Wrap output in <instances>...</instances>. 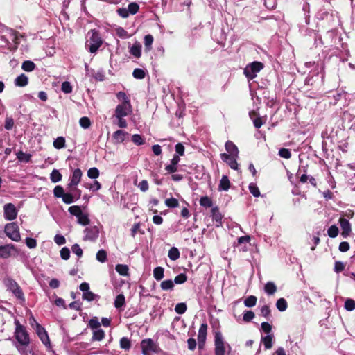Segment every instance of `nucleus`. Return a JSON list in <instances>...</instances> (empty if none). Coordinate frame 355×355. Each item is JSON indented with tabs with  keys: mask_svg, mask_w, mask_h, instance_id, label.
I'll return each mask as SVG.
<instances>
[{
	"mask_svg": "<svg viewBox=\"0 0 355 355\" xmlns=\"http://www.w3.org/2000/svg\"><path fill=\"white\" fill-rule=\"evenodd\" d=\"M99 174V171L96 167L91 168L87 171V176L91 179H96Z\"/></svg>",
	"mask_w": 355,
	"mask_h": 355,
	"instance_id": "bf43d9fd",
	"label": "nucleus"
},
{
	"mask_svg": "<svg viewBox=\"0 0 355 355\" xmlns=\"http://www.w3.org/2000/svg\"><path fill=\"white\" fill-rule=\"evenodd\" d=\"M96 259L101 262L104 263L107 260V252L104 250H100L98 251L96 255Z\"/></svg>",
	"mask_w": 355,
	"mask_h": 355,
	"instance_id": "603ef678",
	"label": "nucleus"
},
{
	"mask_svg": "<svg viewBox=\"0 0 355 355\" xmlns=\"http://www.w3.org/2000/svg\"><path fill=\"white\" fill-rule=\"evenodd\" d=\"M200 205L204 207H211L212 201L208 196H203L200 199Z\"/></svg>",
	"mask_w": 355,
	"mask_h": 355,
	"instance_id": "13d9d810",
	"label": "nucleus"
},
{
	"mask_svg": "<svg viewBox=\"0 0 355 355\" xmlns=\"http://www.w3.org/2000/svg\"><path fill=\"white\" fill-rule=\"evenodd\" d=\"M132 76L135 78L143 79L145 78L146 73L144 70H143L142 69L137 68L134 69L132 72Z\"/></svg>",
	"mask_w": 355,
	"mask_h": 355,
	"instance_id": "6e6d98bb",
	"label": "nucleus"
},
{
	"mask_svg": "<svg viewBox=\"0 0 355 355\" xmlns=\"http://www.w3.org/2000/svg\"><path fill=\"white\" fill-rule=\"evenodd\" d=\"M264 291L268 295H272L277 291V286L272 282H268L265 284Z\"/></svg>",
	"mask_w": 355,
	"mask_h": 355,
	"instance_id": "c756f323",
	"label": "nucleus"
},
{
	"mask_svg": "<svg viewBox=\"0 0 355 355\" xmlns=\"http://www.w3.org/2000/svg\"><path fill=\"white\" fill-rule=\"evenodd\" d=\"M67 189L69 191L67 193H69L71 196L73 202H76L81 197L82 191L77 187V186L70 187L69 184H67Z\"/></svg>",
	"mask_w": 355,
	"mask_h": 355,
	"instance_id": "412c9836",
	"label": "nucleus"
},
{
	"mask_svg": "<svg viewBox=\"0 0 355 355\" xmlns=\"http://www.w3.org/2000/svg\"><path fill=\"white\" fill-rule=\"evenodd\" d=\"M88 34L91 35L87 41V46L92 53H96L102 45V39L100 34L95 30H91Z\"/></svg>",
	"mask_w": 355,
	"mask_h": 355,
	"instance_id": "f03ea898",
	"label": "nucleus"
},
{
	"mask_svg": "<svg viewBox=\"0 0 355 355\" xmlns=\"http://www.w3.org/2000/svg\"><path fill=\"white\" fill-rule=\"evenodd\" d=\"M4 218L7 220H13L17 216V210L12 203H7L3 207Z\"/></svg>",
	"mask_w": 355,
	"mask_h": 355,
	"instance_id": "9d476101",
	"label": "nucleus"
},
{
	"mask_svg": "<svg viewBox=\"0 0 355 355\" xmlns=\"http://www.w3.org/2000/svg\"><path fill=\"white\" fill-rule=\"evenodd\" d=\"M88 327L93 331L101 329V323L99 322L97 318L94 317L89 320Z\"/></svg>",
	"mask_w": 355,
	"mask_h": 355,
	"instance_id": "c03bdc74",
	"label": "nucleus"
},
{
	"mask_svg": "<svg viewBox=\"0 0 355 355\" xmlns=\"http://www.w3.org/2000/svg\"><path fill=\"white\" fill-rule=\"evenodd\" d=\"M15 337L17 341V344L29 345L30 338L26 327L21 325L19 321H15Z\"/></svg>",
	"mask_w": 355,
	"mask_h": 355,
	"instance_id": "7ed1b4c3",
	"label": "nucleus"
},
{
	"mask_svg": "<svg viewBox=\"0 0 355 355\" xmlns=\"http://www.w3.org/2000/svg\"><path fill=\"white\" fill-rule=\"evenodd\" d=\"M225 345L230 349V346L225 342L222 334L220 331H216L214 334L215 355H225Z\"/></svg>",
	"mask_w": 355,
	"mask_h": 355,
	"instance_id": "20e7f679",
	"label": "nucleus"
},
{
	"mask_svg": "<svg viewBox=\"0 0 355 355\" xmlns=\"http://www.w3.org/2000/svg\"><path fill=\"white\" fill-rule=\"evenodd\" d=\"M339 223L342 230V235L343 237H347L349 235L351 232V224L349 220L344 218H340L339 219Z\"/></svg>",
	"mask_w": 355,
	"mask_h": 355,
	"instance_id": "a211bd4d",
	"label": "nucleus"
},
{
	"mask_svg": "<svg viewBox=\"0 0 355 355\" xmlns=\"http://www.w3.org/2000/svg\"><path fill=\"white\" fill-rule=\"evenodd\" d=\"M53 195L55 198H61L63 202L69 205L73 203V199L69 193L64 192V189L60 185H57L53 189Z\"/></svg>",
	"mask_w": 355,
	"mask_h": 355,
	"instance_id": "6e6552de",
	"label": "nucleus"
},
{
	"mask_svg": "<svg viewBox=\"0 0 355 355\" xmlns=\"http://www.w3.org/2000/svg\"><path fill=\"white\" fill-rule=\"evenodd\" d=\"M207 331V323L204 322V323L201 324L200 329L198 330V340H200V342H201V343L205 342Z\"/></svg>",
	"mask_w": 355,
	"mask_h": 355,
	"instance_id": "5701e85b",
	"label": "nucleus"
},
{
	"mask_svg": "<svg viewBox=\"0 0 355 355\" xmlns=\"http://www.w3.org/2000/svg\"><path fill=\"white\" fill-rule=\"evenodd\" d=\"M250 241V238L249 236H243L238 239V244L240 245H243L241 249L242 251L244 252L248 250V244L249 243Z\"/></svg>",
	"mask_w": 355,
	"mask_h": 355,
	"instance_id": "7c9ffc66",
	"label": "nucleus"
},
{
	"mask_svg": "<svg viewBox=\"0 0 355 355\" xmlns=\"http://www.w3.org/2000/svg\"><path fill=\"white\" fill-rule=\"evenodd\" d=\"M116 271L122 276H128L129 268L127 265L117 264L115 267Z\"/></svg>",
	"mask_w": 355,
	"mask_h": 355,
	"instance_id": "72a5a7b5",
	"label": "nucleus"
},
{
	"mask_svg": "<svg viewBox=\"0 0 355 355\" xmlns=\"http://www.w3.org/2000/svg\"><path fill=\"white\" fill-rule=\"evenodd\" d=\"M263 67V64L261 62H253L248 64L244 69V74L249 79H254L257 73H259Z\"/></svg>",
	"mask_w": 355,
	"mask_h": 355,
	"instance_id": "39448f33",
	"label": "nucleus"
},
{
	"mask_svg": "<svg viewBox=\"0 0 355 355\" xmlns=\"http://www.w3.org/2000/svg\"><path fill=\"white\" fill-rule=\"evenodd\" d=\"M132 141L135 144L140 146L145 143V139L141 135L135 134L132 136Z\"/></svg>",
	"mask_w": 355,
	"mask_h": 355,
	"instance_id": "09e8293b",
	"label": "nucleus"
},
{
	"mask_svg": "<svg viewBox=\"0 0 355 355\" xmlns=\"http://www.w3.org/2000/svg\"><path fill=\"white\" fill-rule=\"evenodd\" d=\"M120 347L125 350H129L131 347L130 340L127 337H123L120 340Z\"/></svg>",
	"mask_w": 355,
	"mask_h": 355,
	"instance_id": "de8ad7c7",
	"label": "nucleus"
},
{
	"mask_svg": "<svg viewBox=\"0 0 355 355\" xmlns=\"http://www.w3.org/2000/svg\"><path fill=\"white\" fill-rule=\"evenodd\" d=\"M67 189L69 191L67 193H69L71 196L73 202H76L81 197L82 191L77 187V186L70 187L69 184H67Z\"/></svg>",
	"mask_w": 355,
	"mask_h": 355,
	"instance_id": "aec40b11",
	"label": "nucleus"
},
{
	"mask_svg": "<svg viewBox=\"0 0 355 355\" xmlns=\"http://www.w3.org/2000/svg\"><path fill=\"white\" fill-rule=\"evenodd\" d=\"M86 75L94 78L96 80L103 81L105 78V73L103 69L95 71L92 69H89V67L85 64Z\"/></svg>",
	"mask_w": 355,
	"mask_h": 355,
	"instance_id": "f8f14e48",
	"label": "nucleus"
},
{
	"mask_svg": "<svg viewBox=\"0 0 355 355\" xmlns=\"http://www.w3.org/2000/svg\"><path fill=\"white\" fill-rule=\"evenodd\" d=\"M79 123L80 125L84 129H87L91 125V121L87 116L81 117L79 120Z\"/></svg>",
	"mask_w": 355,
	"mask_h": 355,
	"instance_id": "69168bd1",
	"label": "nucleus"
},
{
	"mask_svg": "<svg viewBox=\"0 0 355 355\" xmlns=\"http://www.w3.org/2000/svg\"><path fill=\"white\" fill-rule=\"evenodd\" d=\"M116 98L121 102L119 105H131L130 97L123 92H119Z\"/></svg>",
	"mask_w": 355,
	"mask_h": 355,
	"instance_id": "393cba45",
	"label": "nucleus"
},
{
	"mask_svg": "<svg viewBox=\"0 0 355 355\" xmlns=\"http://www.w3.org/2000/svg\"><path fill=\"white\" fill-rule=\"evenodd\" d=\"M276 306L279 311H284L287 309V302L284 298H279L276 302Z\"/></svg>",
	"mask_w": 355,
	"mask_h": 355,
	"instance_id": "a18cd8bd",
	"label": "nucleus"
},
{
	"mask_svg": "<svg viewBox=\"0 0 355 355\" xmlns=\"http://www.w3.org/2000/svg\"><path fill=\"white\" fill-rule=\"evenodd\" d=\"M164 270L162 267L158 266L154 268L153 270V277L154 278L159 281L164 277Z\"/></svg>",
	"mask_w": 355,
	"mask_h": 355,
	"instance_id": "4c0bfd02",
	"label": "nucleus"
},
{
	"mask_svg": "<svg viewBox=\"0 0 355 355\" xmlns=\"http://www.w3.org/2000/svg\"><path fill=\"white\" fill-rule=\"evenodd\" d=\"M139 6L137 3H130L128 6V10L129 14L135 15L136 14L139 10Z\"/></svg>",
	"mask_w": 355,
	"mask_h": 355,
	"instance_id": "338daca9",
	"label": "nucleus"
},
{
	"mask_svg": "<svg viewBox=\"0 0 355 355\" xmlns=\"http://www.w3.org/2000/svg\"><path fill=\"white\" fill-rule=\"evenodd\" d=\"M36 334L40 338L42 343L46 347L51 346L50 339L45 329L41 325H37V329H35Z\"/></svg>",
	"mask_w": 355,
	"mask_h": 355,
	"instance_id": "ddd939ff",
	"label": "nucleus"
},
{
	"mask_svg": "<svg viewBox=\"0 0 355 355\" xmlns=\"http://www.w3.org/2000/svg\"><path fill=\"white\" fill-rule=\"evenodd\" d=\"M220 158L223 162L227 164L232 169H238L239 164L236 161L238 157L230 155L227 153H221Z\"/></svg>",
	"mask_w": 355,
	"mask_h": 355,
	"instance_id": "9b49d317",
	"label": "nucleus"
},
{
	"mask_svg": "<svg viewBox=\"0 0 355 355\" xmlns=\"http://www.w3.org/2000/svg\"><path fill=\"white\" fill-rule=\"evenodd\" d=\"M15 250L13 244H6L0 245V258L8 259L12 256V251Z\"/></svg>",
	"mask_w": 355,
	"mask_h": 355,
	"instance_id": "dca6fc26",
	"label": "nucleus"
},
{
	"mask_svg": "<svg viewBox=\"0 0 355 355\" xmlns=\"http://www.w3.org/2000/svg\"><path fill=\"white\" fill-rule=\"evenodd\" d=\"M255 315L252 311H245L243 313V320L246 322H250L254 318Z\"/></svg>",
	"mask_w": 355,
	"mask_h": 355,
	"instance_id": "774afa93",
	"label": "nucleus"
},
{
	"mask_svg": "<svg viewBox=\"0 0 355 355\" xmlns=\"http://www.w3.org/2000/svg\"><path fill=\"white\" fill-rule=\"evenodd\" d=\"M125 304V297L123 294H119L116 296L114 301V306L116 308H120Z\"/></svg>",
	"mask_w": 355,
	"mask_h": 355,
	"instance_id": "4d7b16f0",
	"label": "nucleus"
},
{
	"mask_svg": "<svg viewBox=\"0 0 355 355\" xmlns=\"http://www.w3.org/2000/svg\"><path fill=\"white\" fill-rule=\"evenodd\" d=\"M28 83V77L24 74L21 73L19 76H17L15 80V84L16 86L18 87H25Z\"/></svg>",
	"mask_w": 355,
	"mask_h": 355,
	"instance_id": "a878e982",
	"label": "nucleus"
},
{
	"mask_svg": "<svg viewBox=\"0 0 355 355\" xmlns=\"http://www.w3.org/2000/svg\"><path fill=\"white\" fill-rule=\"evenodd\" d=\"M230 187V182L226 175H223L218 185L219 191H227Z\"/></svg>",
	"mask_w": 355,
	"mask_h": 355,
	"instance_id": "cd10ccee",
	"label": "nucleus"
},
{
	"mask_svg": "<svg viewBox=\"0 0 355 355\" xmlns=\"http://www.w3.org/2000/svg\"><path fill=\"white\" fill-rule=\"evenodd\" d=\"M29 345H21V344H16L15 347L21 355H28L32 352L31 349H28Z\"/></svg>",
	"mask_w": 355,
	"mask_h": 355,
	"instance_id": "473e14b6",
	"label": "nucleus"
},
{
	"mask_svg": "<svg viewBox=\"0 0 355 355\" xmlns=\"http://www.w3.org/2000/svg\"><path fill=\"white\" fill-rule=\"evenodd\" d=\"M274 336L272 334H268L267 336L261 338V342L263 343L266 349H270L273 345Z\"/></svg>",
	"mask_w": 355,
	"mask_h": 355,
	"instance_id": "b1692460",
	"label": "nucleus"
},
{
	"mask_svg": "<svg viewBox=\"0 0 355 355\" xmlns=\"http://www.w3.org/2000/svg\"><path fill=\"white\" fill-rule=\"evenodd\" d=\"M90 220L89 219L88 215L87 214L82 213L78 217V223L82 225H87L89 223Z\"/></svg>",
	"mask_w": 355,
	"mask_h": 355,
	"instance_id": "8fccbe9b",
	"label": "nucleus"
},
{
	"mask_svg": "<svg viewBox=\"0 0 355 355\" xmlns=\"http://www.w3.org/2000/svg\"><path fill=\"white\" fill-rule=\"evenodd\" d=\"M142 353L144 355H151L152 352H155L157 346L152 339H144L141 343Z\"/></svg>",
	"mask_w": 355,
	"mask_h": 355,
	"instance_id": "1a4fd4ad",
	"label": "nucleus"
},
{
	"mask_svg": "<svg viewBox=\"0 0 355 355\" xmlns=\"http://www.w3.org/2000/svg\"><path fill=\"white\" fill-rule=\"evenodd\" d=\"M132 112V105H117L112 119H114L116 123L121 128H125L128 126V123L124 117L128 116Z\"/></svg>",
	"mask_w": 355,
	"mask_h": 355,
	"instance_id": "f257e3e1",
	"label": "nucleus"
},
{
	"mask_svg": "<svg viewBox=\"0 0 355 355\" xmlns=\"http://www.w3.org/2000/svg\"><path fill=\"white\" fill-rule=\"evenodd\" d=\"M83 299L91 302L99 299V296L89 291L88 292L83 293Z\"/></svg>",
	"mask_w": 355,
	"mask_h": 355,
	"instance_id": "37998d69",
	"label": "nucleus"
},
{
	"mask_svg": "<svg viewBox=\"0 0 355 355\" xmlns=\"http://www.w3.org/2000/svg\"><path fill=\"white\" fill-rule=\"evenodd\" d=\"M61 90L64 94H70L72 92V86L71 83L68 81H64L62 83L61 86Z\"/></svg>",
	"mask_w": 355,
	"mask_h": 355,
	"instance_id": "0e129e2a",
	"label": "nucleus"
},
{
	"mask_svg": "<svg viewBox=\"0 0 355 355\" xmlns=\"http://www.w3.org/2000/svg\"><path fill=\"white\" fill-rule=\"evenodd\" d=\"M68 211L77 218L83 213L80 207L78 205H73L69 207Z\"/></svg>",
	"mask_w": 355,
	"mask_h": 355,
	"instance_id": "49530a36",
	"label": "nucleus"
},
{
	"mask_svg": "<svg viewBox=\"0 0 355 355\" xmlns=\"http://www.w3.org/2000/svg\"><path fill=\"white\" fill-rule=\"evenodd\" d=\"M338 228L335 225L330 226L327 230L328 236L331 238L336 237L338 234Z\"/></svg>",
	"mask_w": 355,
	"mask_h": 355,
	"instance_id": "5fc2aeb1",
	"label": "nucleus"
},
{
	"mask_svg": "<svg viewBox=\"0 0 355 355\" xmlns=\"http://www.w3.org/2000/svg\"><path fill=\"white\" fill-rule=\"evenodd\" d=\"M62 175L57 169H53L50 174V180L52 182L56 183L62 180Z\"/></svg>",
	"mask_w": 355,
	"mask_h": 355,
	"instance_id": "f704fd0d",
	"label": "nucleus"
},
{
	"mask_svg": "<svg viewBox=\"0 0 355 355\" xmlns=\"http://www.w3.org/2000/svg\"><path fill=\"white\" fill-rule=\"evenodd\" d=\"M180 252L178 250V249L175 247H172L169 251H168V256L169 257V259L172 261H175L177 259H178L180 258Z\"/></svg>",
	"mask_w": 355,
	"mask_h": 355,
	"instance_id": "e433bc0d",
	"label": "nucleus"
},
{
	"mask_svg": "<svg viewBox=\"0 0 355 355\" xmlns=\"http://www.w3.org/2000/svg\"><path fill=\"white\" fill-rule=\"evenodd\" d=\"M187 311V305L184 302L178 303L175 306V311L178 314H183Z\"/></svg>",
	"mask_w": 355,
	"mask_h": 355,
	"instance_id": "680f3d73",
	"label": "nucleus"
},
{
	"mask_svg": "<svg viewBox=\"0 0 355 355\" xmlns=\"http://www.w3.org/2000/svg\"><path fill=\"white\" fill-rule=\"evenodd\" d=\"M130 53L135 58H138L141 56V45L136 42L135 43L130 49Z\"/></svg>",
	"mask_w": 355,
	"mask_h": 355,
	"instance_id": "c85d7f7f",
	"label": "nucleus"
},
{
	"mask_svg": "<svg viewBox=\"0 0 355 355\" xmlns=\"http://www.w3.org/2000/svg\"><path fill=\"white\" fill-rule=\"evenodd\" d=\"M105 337V332L103 329H96L93 331V335L92 340L93 341H101Z\"/></svg>",
	"mask_w": 355,
	"mask_h": 355,
	"instance_id": "2f4dec72",
	"label": "nucleus"
},
{
	"mask_svg": "<svg viewBox=\"0 0 355 355\" xmlns=\"http://www.w3.org/2000/svg\"><path fill=\"white\" fill-rule=\"evenodd\" d=\"M153 35L148 34V35H146L145 37H144V46L146 47V49L149 51L152 48V44L153 42Z\"/></svg>",
	"mask_w": 355,
	"mask_h": 355,
	"instance_id": "864d4df0",
	"label": "nucleus"
},
{
	"mask_svg": "<svg viewBox=\"0 0 355 355\" xmlns=\"http://www.w3.org/2000/svg\"><path fill=\"white\" fill-rule=\"evenodd\" d=\"M211 216L212 218V220L215 223L216 227H218L222 226L223 216L219 211V209L218 207H214L211 209Z\"/></svg>",
	"mask_w": 355,
	"mask_h": 355,
	"instance_id": "f3484780",
	"label": "nucleus"
},
{
	"mask_svg": "<svg viewBox=\"0 0 355 355\" xmlns=\"http://www.w3.org/2000/svg\"><path fill=\"white\" fill-rule=\"evenodd\" d=\"M345 309L348 311L355 309V301L352 299H347L345 302Z\"/></svg>",
	"mask_w": 355,
	"mask_h": 355,
	"instance_id": "e2e57ef3",
	"label": "nucleus"
},
{
	"mask_svg": "<svg viewBox=\"0 0 355 355\" xmlns=\"http://www.w3.org/2000/svg\"><path fill=\"white\" fill-rule=\"evenodd\" d=\"M225 150L229 153L228 155L239 157V149L237 146L231 141L225 143Z\"/></svg>",
	"mask_w": 355,
	"mask_h": 355,
	"instance_id": "4be33fe9",
	"label": "nucleus"
},
{
	"mask_svg": "<svg viewBox=\"0 0 355 355\" xmlns=\"http://www.w3.org/2000/svg\"><path fill=\"white\" fill-rule=\"evenodd\" d=\"M83 176V172L80 168H76L69 178V184L71 186H78Z\"/></svg>",
	"mask_w": 355,
	"mask_h": 355,
	"instance_id": "4468645a",
	"label": "nucleus"
},
{
	"mask_svg": "<svg viewBox=\"0 0 355 355\" xmlns=\"http://www.w3.org/2000/svg\"><path fill=\"white\" fill-rule=\"evenodd\" d=\"M180 159L178 155H173L171 163L165 166V170L169 173H173L178 171V165Z\"/></svg>",
	"mask_w": 355,
	"mask_h": 355,
	"instance_id": "6ab92c4d",
	"label": "nucleus"
},
{
	"mask_svg": "<svg viewBox=\"0 0 355 355\" xmlns=\"http://www.w3.org/2000/svg\"><path fill=\"white\" fill-rule=\"evenodd\" d=\"M85 240L95 241L98 237V229L96 226H92L85 228Z\"/></svg>",
	"mask_w": 355,
	"mask_h": 355,
	"instance_id": "2eb2a0df",
	"label": "nucleus"
},
{
	"mask_svg": "<svg viewBox=\"0 0 355 355\" xmlns=\"http://www.w3.org/2000/svg\"><path fill=\"white\" fill-rule=\"evenodd\" d=\"M17 158L20 162H24L28 163L31 161V155L30 154L26 153L23 151H19L17 153Z\"/></svg>",
	"mask_w": 355,
	"mask_h": 355,
	"instance_id": "58836bf2",
	"label": "nucleus"
},
{
	"mask_svg": "<svg viewBox=\"0 0 355 355\" xmlns=\"http://www.w3.org/2000/svg\"><path fill=\"white\" fill-rule=\"evenodd\" d=\"M160 287L164 291L172 290L174 287V282L171 279L164 280L161 283Z\"/></svg>",
	"mask_w": 355,
	"mask_h": 355,
	"instance_id": "79ce46f5",
	"label": "nucleus"
},
{
	"mask_svg": "<svg viewBox=\"0 0 355 355\" xmlns=\"http://www.w3.org/2000/svg\"><path fill=\"white\" fill-rule=\"evenodd\" d=\"M165 205L169 208H175L179 206L178 200L175 198H167Z\"/></svg>",
	"mask_w": 355,
	"mask_h": 355,
	"instance_id": "3c124183",
	"label": "nucleus"
},
{
	"mask_svg": "<svg viewBox=\"0 0 355 355\" xmlns=\"http://www.w3.org/2000/svg\"><path fill=\"white\" fill-rule=\"evenodd\" d=\"M128 133L122 130H116L113 134V139L116 143H122Z\"/></svg>",
	"mask_w": 355,
	"mask_h": 355,
	"instance_id": "bb28decb",
	"label": "nucleus"
},
{
	"mask_svg": "<svg viewBox=\"0 0 355 355\" xmlns=\"http://www.w3.org/2000/svg\"><path fill=\"white\" fill-rule=\"evenodd\" d=\"M35 68V64L31 60H26L22 63L21 69L28 72L33 71Z\"/></svg>",
	"mask_w": 355,
	"mask_h": 355,
	"instance_id": "c9c22d12",
	"label": "nucleus"
},
{
	"mask_svg": "<svg viewBox=\"0 0 355 355\" xmlns=\"http://www.w3.org/2000/svg\"><path fill=\"white\" fill-rule=\"evenodd\" d=\"M6 286L18 298L24 300V295L16 281L11 278H7L4 280Z\"/></svg>",
	"mask_w": 355,
	"mask_h": 355,
	"instance_id": "0eeeda50",
	"label": "nucleus"
},
{
	"mask_svg": "<svg viewBox=\"0 0 355 355\" xmlns=\"http://www.w3.org/2000/svg\"><path fill=\"white\" fill-rule=\"evenodd\" d=\"M4 232L6 236L14 241H19L21 236L19 226L16 223H10L6 225Z\"/></svg>",
	"mask_w": 355,
	"mask_h": 355,
	"instance_id": "423d86ee",
	"label": "nucleus"
},
{
	"mask_svg": "<svg viewBox=\"0 0 355 355\" xmlns=\"http://www.w3.org/2000/svg\"><path fill=\"white\" fill-rule=\"evenodd\" d=\"M249 191L254 196V197H259L260 196V191L258 188V187L254 183H250L249 184Z\"/></svg>",
	"mask_w": 355,
	"mask_h": 355,
	"instance_id": "052dcab7",
	"label": "nucleus"
},
{
	"mask_svg": "<svg viewBox=\"0 0 355 355\" xmlns=\"http://www.w3.org/2000/svg\"><path fill=\"white\" fill-rule=\"evenodd\" d=\"M257 300V299L255 296L250 295L245 299L244 305L246 307H253L256 305Z\"/></svg>",
	"mask_w": 355,
	"mask_h": 355,
	"instance_id": "a19ab883",
	"label": "nucleus"
},
{
	"mask_svg": "<svg viewBox=\"0 0 355 355\" xmlns=\"http://www.w3.org/2000/svg\"><path fill=\"white\" fill-rule=\"evenodd\" d=\"M53 147L61 149L65 147V139L63 137H57L53 141Z\"/></svg>",
	"mask_w": 355,
	"mask_h": 355,
	"instance_id": "ea45409f",
	"label": "nucleus"
}]
</instances>
